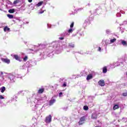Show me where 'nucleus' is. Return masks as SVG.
Masks as SVG:
<instances>
[{
	"mask_svg": "<svg viewBox=\"0 0 127 127\" xmlns=\"http://www.w3.org/2000/svg\"><path fill=\"white\" fill-rule=\"evenodd\" d=\"M45 122L46 124H49L51 122H52V116L51 115L46 117Z\"/></svg>",
	"mask_w": 127,
	"mask_h": 127,
	"instance_id": "obj_1",
	"label": "nucleus"
},
{
	"mask_svg": "<svg viewBox=\"0 0 127 127\" xmlns=\"http://www.w3.org/2000/svg\"><path fill=\"white\" fill-rule=\"evenodd\" d=\"M85 121H86V117L85 116L81 117L79 121L78 122L79 126H81V125H83Z\"/></svg>",
	"mask_w": 127,
	"mask_h": 127,
	"instance_id": "obj_2",
	"label": "nucleus"
},
{
	"mask_svg": "<svg viewBox=\"0 0 127 127\" xmlns=\"http://www.w3.org/2000/svg\"><path fill=\"white\" fill-rule=\"evenodd\" d=\"M1 60L2 62H3V63H6V64H9V63H10V60L7 58H1Z\"/></svg>",
	"mask_w": 127,
	"mask_h": 127,
	"instance_id": "obj_3",
	"label": "nucleus"
},
{
	"mask_svg": "<svg viewBox=\"0 0 127 127\" xmlns=\"http://www.w3.org/2000/svg\"><path fill=\"white\" fill-rule=\"evenodd\" d=\"M9 79H10L11 83H14V82H15V76L13 75H10Z\"/></svg>",
	"mask_w": 127,
	"mask_h": 127,
	"instance_id": "obj_4",
	"label": "nucleus"
},
{
	"mask_svg": "<svg viewBox=\"0 0 127 127\" xmlns=\"http://www.w3.org/2000/svg\"><path fill=\"white\" fill-rule=\"evenodd\" d=\"M98 85L101 87H104L105 86V81L104 80H100L98 81Z\"/></svg>",
	"mask_w": 127,
	"mask_h": 127,
	"instance_id": "obj_5",
	"label": "nucleus"
},
{
	"mask_svg": "<svg viewBox=\"0 0 127 127\" xmlns=\"http://www.w3.org/2000/svg\"><path fill=\"white\" fill-rule=\"evenodd\" d=\"M13 58L15 59V60H17V61H20V57L18 56L17 55H13Z\"/></svg>",
	"mask_w": 127,
	"mask_h": 127,
	"instance_id": "obj_6",
	"label": "nucleus"
},
{
	"mask_svg": "<svg viewBox=\"0 0 127 127\" xmlns=\"http://www.w3.org/2000/svg\"><path fill=\"white\" fill-rule=\"evenodd\" d=\"M56 102V99H51V100L49 101V106H52Z\"/></svg>",
	"mask_w": 127,
	"mask_h": 127,
	"instance_id": "obj_7",
	"label": "nucleus"
},
{
	"mask_svg": "<svg viewBox=\"0 0 127 127\" xmlns=\"http://www.w3.org/2000/svg\"><path fill=\"white\" fill-rule=\"evenodd\" d=\"M91 118L93 119V120H96L97 119V118H98V116L97 115V114L93 113Z\"/></svg>",
	"mask_w": 127,
	"mask_h": 127,
	"instance_id": "obj_8",
	"label": "nucleus"
},
{
	"mask_svg": "<svg viewBox=\"0 0 127 127\" xmlns=\"http://www.w3.org/2000/svg\"><path fill=\"white\" fill-rule=\"evenodd\" d=\"M92 78H93V75L90 74L87 75L86 80H87V81H89V80H91V79H92Z\"/></svg>",
	"mask_w": 127,
	"mask_h": 127,
	"instance_id": "obj_9",
	"label": "nucleus"
},
{
	"mask_svg": "<svg viewBox=\"0 0 127 127\" xmlns=\"http://www.w3.org/2000/svg\"><path fill=\"white\" fill-rule=\"evenodd\" d=\"M44 92V88H40L38 90V94H42Z\"/></svg>",
	"mask_w": 127,
	"mask_h": 127,
	"instance_id": "obj_10",
	"label": "nucleus"
},
{
	"mask_svg": "<svg viewBox=\"0 0 127 127\" xmlns=\"http://www.w3.org/2000/svg\"><path fill=\"white\" fill-rule=\"evenodd\" d=\"M121 43H122V45H123L124 46H127V41H124V40H122Z\"/></svg>",
	"mask_w": 127,
	"mask_h": 127,
	"instance_id": "obj_11",
	"label": "nucleus"
},
{
	"mask_svg": "<svg viewBox=\"0 0 127 127\" xmlns=\"http://www.w3.org/2000/svg\"><path fill=\"white\" fill-rule=\"evenodd\" d=\"M107 71H108V68H107V66H104L103 68V73L105 74L107 73Z\"/></svg>",
	"mask_w": 127,
	"mask_h": 127,
	"instance_id": "obj_12",
	"label": "nucleus"
},
{
	"mask_svg": "<svg viewBox=\"0 0 127 127\" xmlns=\"http://www.w3.org/2000/svg\"><path fill=\"white\" fill-rule=\"evenodd\" d=\"M0 91L1 93H4V91H5V87L3 86L0 88Z\"/></svg>",
	"mask_w": 127,
	"mask_h": 127,
	"instance_id": "obj_13",
	"label": "nucleus"
},
{
	"mask_svg": "<svg viewBox=\"0 0 127 127\" xmlns=\"http://www.w3.org/2000/svg\"><path fill=\"white\" fill-rule=\"evenodd\" d=\"M43 4V1H41L38 3L36 4V6L39 7L41 6L42 4Z\"/></svg>",
	"mask_w": 127,
	"mask_h": 127,
	"instance_id": "obj_14",
	"label": "nucleus"
},
{
	"mask_svg": "<svg viewBox=\"0 0 127 127\" xmlns=\"http://www.w3.org/2000/svg\"><path fill=\"white\" fill-rule=\"evenodd\" d=\"M120 108V106H119L118 105H115L114 107H113V110L114 111H116V110H118V109Z\"/></svg>",
	"mask_w": 127,
	"mask_h": 127,
	"instance_id": "obj_15",
	"label": "nucleus"
},
{
	"mask_svg": "<svg viewBox=\"0 0 127 127\" xmlns=\"http://www.w3.org/2000/svg\"><path fill=\"white\" fill-rule=\"evenodd\" d=\"M3 30L5 32L6 31H9V30H10V29L9 28H8L7 26H5L3 28Z\"/></svg>",
	"mask_w": 127,
	"mask_h": 127,
	"instance_id": "obj_16",
	"label": "nucleus"
},
{
	"mask_svg": "<svg viewBox=\"0 0 127 127\" xmlns=\"http://www.w3.org/2000/svg\"><path fill=\"white\" fill-rule=\"evenodd\" d=\"M68 46L69 47H71L72 48H74V47H75V45H74V44L71 43L68 44Z\"/></svg>",
	"mask_w": 127,
	"mask_h": 127,
	"instance_id": "obj_17",
	"label": "nucleus"
},
{
	"mask_svg": "<svg viewBox=\"0 0 127 127\" xmlns=\"http://www.w3.org/2000/svg\"><path fill=\"white\" fill-rule=\"evenodd\" d=\"M14 9H10L8 10V12H9V13H14Z\"/></svg>",
	"mask_w": 127,
	"mask_h": 127,
	"instance_id": "obj_18",
	"label": "nucleus"
},
{
	"mask_svg": "<svg viewBox=\"0 0 127 127\" xmlns=\"http://www.w3.org/2000/svg\"><path fill=\"white\" fill-rule=\"evenodd\" d=\"M83 110H84V111H88V110H89V107L87 106H84L83 107Z\"/></svg>",
	"mask_w": 127,
	"mask_h": 127,
	"instance_id": "obj_19",
	"label": "nucleus"
},
{
	"mask_svg": "<svg viewBox=\"0 0 127 127\" xmlns=\"http://www.w3.org/2000/svg\"><path fill=\"white\" fill-rule=\"evenodd\" d=\"M115 41H117V39L116 38L110 40L111 43H114Z\"/></svg>",
	"mask_w": 127,
	"mask_h": 127,
	"instance_id": "obj_20",
	"label": "nucleus"
},
{
	"mask_svg": "<svg viewBox=\"0 0 127 127\" xmlns=\"http://www.w3.org/2000/svg\"><path fill=\"white\" fill-rule=\"evenodd\" d=\"M7 16L9 18H13V15H10L9 14H8L7 15Z\"/></svg>",
	"mask_w": 127,
	"mask_h": 127,
	"instance_id": "obj_21",
	"label": "nucleus"
},
{
	"mask_svg": "<svg viewBox=\"0 0 127 127\" xmlns=\"http://www.w3.org/2000/svg\"><path fill=\"white\" fill-rule=\"evenodd\" d=\"M27 59H28V57H27V56H25L24 58H23V61L24 62H26V61H27Z\"/></svg>",
	"mask_w": 127,
	"mask_h": 127,
	"instance_id": "obj_22",
	"label": "nucleus"
},
{
	"mask_svg": "<svg viewBox=\"0 0 127 127\" xmlns=\"http://www.w3.org/2000/svg\"><path fill=\"white\" fill-rule=\"evenodd\" d=\"M18 2H19V0H15L13 1V4H16V3H18Z\"/></svg>",
	"mask_w": 127,
	"mask_h": 127,
	"instance_id": "obj_23",
	"label": "nucleus"
},
{
	"mask_svg": "<svg viewBox=\"0 0 127 127\" xmlns=\"http://www.w3.org/2000/svg\"><path fill=\"white\" fill-rule=\"evenodd\" d=\"M68 33H72L73 32V29L72 28H70L68 31Z\"/></svg>",
	"mask_w": 127,
	"mask_h": 127,
	"instance_id": "obj_24",
	"label": "nucleus"
},
{
	"mask_svg": "<svg viewBox=\"0 0 127 127\" xmlns=\"http://www.w3.org/2000/svg\"><path fill=\"white\" fill-rule=\"evenodd\" d=\"M70 28H72V27H74V22H72L71 24L70 25Z\"/></svg>",
	"mask_w": 127,
	"mask_h": 127,
	"instance_id": "obj_25",
	"label": "nucleus"
},
{
	"mask_svg": "<svg viewBox=\"0 0 127 127\" xmlns=\"http://www.w3.org/2000/svg\"><path fill=\"white\" fill-rule=\"evenodd\" d=\"M67 86V82H64L62 86V87H66Z\"/></svg>",
	"mask_w": 127,
	"mask_h": 127,
	"instance_id": "obj_26",
	"label": "nucleus"
},
{
	"mask_svg": "<svg viewBox=\"0 0 127 127\" xmlns=\"http://www.w3.org/2000/svg\"><path fill=\"white\" fill-rule=\"evenodd\" d=\"M45 11H46V10H44L41 11L39 12V13L40 14H41L43 13Z\"/></svg>",
	"mask_w": 127,
	"mask_h": 127,
	"instance_id": "obj_27",
	"label": "nucleus"
},
{
	"mask_svg": "<svg viewBox=\"0 0 127 127\" xmlns=\"http://www.w3.org/2000/svg\"><path fill=\"white\" fill-rule=\"evenodd\" d=\"M0 99L3 100V99H4V97H3V96H2V95H0Z\"/></svg>",
	"mask_w": 127,
	"mask_h": 127,
	"instance_id": "obj_28",
	"label": "nucleus"
},
{
	"mask_svg": "<svg viewBox=\"0 0 127 127\" xmlns=\"http://www.w3.org/2000/svg\"><path fill=\"white\" fill-rule=\"evenodd\" d=\"M59 39H60V40H64V38H63V37H60Z\"/></svg>",
	"mask_w": 127,
	"mask_h": 127,
	"instance_id": "obj_29",
	"label": "nucleus"
},
{
	"mask_svg": "<svg viewBox=\"0 0 127 127\" xmlns=\"http://www.w3.org/2000/svg\"><path fill=\"white\" fill-rule=\"evenodd\" d=\"M62 94H63L62 92H60L59 94V97H61V96H62Z\"/></svg>",
	"mask_w": 127,
	"mask_h": 127,
	"instance_id": "obj_30",
	"label": "nucleus"
},
{
	"mask_svg": "<svg viewBox=\"0 0 127 127\" xmlns=\"http://www.w3.org/2000/svg\"><path fill=\"white\" fill-rule=\"evenodd\" d=\"M101 47H99L98 48V51H101Z\"/></svg>",
	"mask_w": 127,
	"mask_h": 127,
	"instance_id": "obj_31",
	"label": "nucleus"
},
{
	"mask_svg": "<svg viewBox=\"0 0 127 127\" xmlns=\"http://www.w3.org/2000/svg\"><path fill=\"white\" fill-rule=\"evenodd\" d=\"M28 1H29V2H32V0H28Z\"/></svg>",
	"mask_w": 127,
	"mask_h": 127,
	"instance_id": "obj_32",
	"label": "nucleus"
},
{
	"mask_svg": "<svg viewBox=\"0 0 127 127\" xmlns=\"http://www.w3.org/2000/svg\"><path fill=\"white\" fill-rule=\"evenodd\" d=\"M1 75H3V72H2V71H1Z\"/></svg>",
	"mask_w": 127,
	"mask_h": 127,
	"instance_id": "obj_33",
	"label": "nucleus"
},
{
	"mask_svg": "<svg viewBox=\"0 0 127 127\" xmlns=\"http://www.w3.org/2000/svg\"><path fill=\"white\" fill-rule=\"evenodd\" d=\"M30 50H31L32 51H33V50H32V49H30Z\"/></svg>",
	"mask_w": 127,
	"mask_h": 127,
	"instance_id": "obj_34",
	"label": "nucleus"
}]
</instances>
